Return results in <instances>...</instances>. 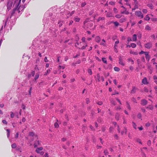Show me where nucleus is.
I'll return each mask as SVG.
<instances>
[{
    "label": "nucleus",
    "mask_w": 157,
    "mask_h": 157,
    "mask_svg": "<svg viewBox=\"0 0 157 157\" xmlns=\"http://www.w3.org/2000/svg\"><path fill=\"white\" fill-rule=\"evenodd\" d=\"M54 126L56 128H58L59 127V125L58 124L57 122H56L54 124Z\"/></svg>",
    "instance_id": "40"
},
{
    "label": "nucleus",
    "mask_w": 157,
    "mask_h": 157,
    "mask_svg": "<svg viewBox=\"0 0 157 157\" xmlns=\"http://www.w3.org/2000/svg\"><path fill=\"white\" fill-rule=\"evenodd\" d=\"M29 135L30 136H35L36 137H37V135H34V133L33 132H30L29 133Z\"/></svg>",
    "instance_id": "20"
},
{
    "label": "nucleus",
    "mask_w": 157,
    "mask_h": 157,
    "mask_svg": "<svg viewBox=\"0 0 157 157\" xmlns=\"http://www.w3.org/2000/svg\"><path fill=\"white\" fill-rule=\"evenodd\" d=\"M15 24V21H12L10 22V27H12L13 25H14Z\"/></svg>",
    "instance_id": "26"
},
{
    "label": "nucleus",
    "mask_w": 157,
    "mask_h": 157,
    "mask_svg": "<svg viewBox=\"0 0 157 157\" xmlns=\"http://www.w3.org/2000/svg\"><path fill=\"white\" fill-rule=\"evenodd\" d=\"M150 19V18L148 16V15H146V17L144 18V19L145 20L149 21Z\"/></svg>",
    "instance_id": "30"
},
{
    "label": "nucleus",
    "mask_w": 157,
    "mask_h": 157,
    "mask_svg": "<svg viewBox=\"0 0 157 157\" xmlns=\"http://www.w3.org/2000/svg\"><path fill=\"white\" fill-rule=\"evenodd\" d=\"M131 46L132 48H135L136 46V44L134 43H132L131 44Z\"/></svg>",
    "instance_id": "32"
},
{
    "label": "nucleus",
    "mask_w": 157,
    "mask_h": 157,
    "mask_svg": "<svg viewBox=\"0 0 157 157\" xmlns=\"http://www.w3.org/2000/svg\"><path fill=\"white\" fill-rule=\"evenodd\" d=\"M152 46V43L151 42L147 43L144 44V47L147 49H150Z\"/></svg>",
    "instance_id": "5"
},
{
    "label": "nucleus",
    "mask_w": 157,
    "mask_h": 157,
    "mask_svg": "<svg viewBox=\"0 0 157 157\" xmlns=\"http://www.w3.org/2000/svg\"><path fill=\"white\" fill-rule=\"evenodd\" d=\"M126 20V19L125 18H122L120 20V22H123L124 21Z\"/></svg>",
    "instance_id": "42"
},
{
    "label": "nucleus",
    "mask_w": 157,
    "mask_h": 157,
    "mask_svg": "<svg viewBox=\"0 0 157 157\" xmlns=\"http://www.w3.org/2000/svg\"><path fill=\"white\" fill-rule=\"evenodd\" d=\"M87 46V44L85 46H83L81 48V49L82 50H83L85 49L86 47Z\"/></svg>",
    "instance_id": "63"
},
{
    "label": "nucleus",
    "mask_w": 157,
    "mask_h": 157,
    "mask_svg": "<svg viewBox=\"0 0 157 157\" xmlns=\"http://www.w3.org/2000/svg\"><path fill=\"white\" fill-rule=\"evenodd\" d=\"M16 144L14 143L12 144L11 147L13 148H16Z\"/></svg>",
    "instance_id": "31"
},
{
    "label": "nucleus",
    "mask_w": 157,
    "mask_h": 157,
    "mask_svg": "<svg viewBox=\"0 0 157 157\" xmlns=\"http://www.w3.org/2000/svg\"><path fill=\"white\" fill-rule=\"evenodd\" d=\"M94 12V10H92L89 12V15H91L93 14Z\"/></svg>",
    "instance_id": "39"
},
{
    "label": "nucleus",
    "mask_w": 157,
    "mask_h": 157,
    "mask_svg": "<svg viewBox=\"0 0 157 157\" xmlns=\"http://www.w3.org/2000/svg\"><path fill=\"white\" fill-rule=\"evenodd\" d=\"M127 132V129L126 128H124V131H122L121 134L122 135L124 134V133L126 134Z\"/></svg>",
    "instance_id": "27"
},
{
    "label": "nucleus",
    "mask_w": 157,
    "mask_h": 157,
    "mask_svg": "<svg viewBox=\"0 0 157 157\" xmlns=\"http://www.w3.org/2000/svg\"><path fill=\"white\" fill-rule=\"evenodd\" d=\"M88 73L90 75H92V72L91 69H89L88 70Z\"/></svg>",
    "instance_id": "44"
},
{
    "label": "nucleus",
    "mask_w": 157,
    "mask_h": 157,
    "mask_svg": "<svg viewBox=\"0 0 157 157\" xmlns=\"http://www.w3.org/2000/svg\"><path fill=\"white\" fill-rule=\"evenodd\" d=\"M114 24L116 26H117L119 25V23L117 22H114Z\"/></svg>",
    "instance_id": "58"
},
{
    "label": "nucleus",
    "mask_w": 157,
    "mask_h": 157,
    "mask_svg": "<svg viewBox=\"0 0 157 157\" xmlns=\"http://www.w3.org/2000/svg\"><path fill=\"white\" fill-rule=\"evenodd\" d=\"M137 88H136L135 87H133L132 89V90L131 91V93L132 94L135 93L136 92Z\"/></svg>",
    "instance_id": "18"
},
{
    "label": "nucleus",
    "mask_w": 157,
    "mask_h": 157,
    "mask_svg": "<svg viewBox=\"0 0 157 157\" xmlns=\"http://www.w3.org/2000/svg\"><path fill=\"white\" fill-rule=\"evenodd\" d=\"M151 144V142L150 140H148L147 143V144L148 146H150Z\"/></svg>",
    "instance_id": "59"
},
{
    "label": "nucleus",
    "mask_w": 157,
    "mask_h": 157,
    "mask_svg": "<svg viewBox=\"0 0 157 157\" xmlns=\"http://www.w3.org/2000/svg\"><path fill=\"white\" fill-rule=\"evenodd\" d=\"M86 3L85 2H83L81 4V6H82V7H83L84 6L86 5Z\"/></svg>",
    "instance_id": "62"
},
{
    "label": "nucleus",
    "mask_w": 157,
    "mask_h": 157,
    "mask_svg": "<svg viewBox=\"0 0 157 157\" xmlns=\"http://www.w3.org/2000/svg\"><path fill=\"white\" fill-rule=\"evenodd\" d=\"M95 40L96 42L98 43L101 40V38L99 36H98L96 37Z\"/></svg>",
    "instance_id": "13"
},
{
    "label": "nucleus",
    "mask_w": 157,
    "mask_h": 157,
    "mask_svg": "<svg viewBox=\"0 0 157 157\" xmlns=\"http://www.w3.org/2000/svg\"><path fill=\"white\" fill-rule=\"evenodd\" d=\"M105 18L104 17H99L97 20V21L99 22L101 20H105Z\"/></svg>",
    "instance_id": "22"
},
{
    "label": "nucleus",
    "mask_w": 157,
    "mask_h": 157,
    "mask_svg": "<svg viewBox=\"0 0 157 157\" xmlns=\"http://www.w3.org/2000/svg\"><path fill=\"white\" fill-rule=\"evenodd\" d=\"M137 36L136 34H134L132 37V40L133 41H136V40Z\"/></svg>",
    "instance_id": "21"
},
{
    "label": "nucleus",
    "mask_w": 157,
    "mask_h": 157,
    "mask_svg": "<svg viewBox=\"0 0 157 157\" xmlns=\"http://www.w3.org/2000/svg\"><path fill=\"white\" fill-rule=\"evenodd\" d=\"M138 8V6L137 4H135L134 7L132 9V10L134 11L136 9H137Z\"/></svg>",
    "instance_id": "35"
},
{
    "label": "nucleus",
    "mask_w": 157,
    "mask_h": 157,
    "mask_svg": "<svg viewBox=\"0 0 157 157\" xmlns=\"http://www.w3.org/2000/svg\"><path fill=\"white\" fill-rule=\"evenodd\" d=\"M128 61L131 62L132 64L134 63V61L131 58H128Z\"/></svg>",
    "instance_id": "36"
},
{
    "label": "nucleus",
    "mask_w": 157,
    "mask_h": 157,
    "mask_svg": "<svg viewBox=\"0 0 157 157\" xmlns=\"http://www.w3.org/2000/svg\"><path fill=\"white\" fill-rule=\"evenodd\" d=\"M142 82L143 84L145 85L147 84L148 83L146 78L144 77V78L142 80Z\"/></svg>",
    "instance_id": "10"
},
{
    "label": "nucleus",
    "mask_w": 157,
    "mask_h": 157,
    "mask_svg": "<svg viewBox=\"0 0 157 157\" xmlns=\"http://www.w3.org/2000/svg\"><path fill=\"white\" fill-rule=\"evenodd\" d=\"M25 8V7L24 6H19L17 8V10L18 11V13H20V10L21 11H22Z\"/></svg>",
    "instance_id": "8"
},
{
    "label": "nucleus",
    "mask_w": 157,
    "mask_h": 157,
    "mask_svg": "<svg viewBox=\"0 0 157 157\" xmlns=\"http://www.w3.org/2000/svg\"><path fill=\"white\" fill-rule=\"evenodd\" d=\"M2 122L4 124H5L6 125H7V122L5 120H3L2 121Z\"/></svg>",
    "instance_id": "51"
},
{
    "label": "nucleus",
    "mask_w": 157,
    "mask_h": 157,
    "mask_svg": "<svg viewBox=\"0 0 157 157\" xmlns=\"http://www.w3.org/2000/svg\"><path fill=\"white\" fill-rule=\"evenodd\" d=\"M97 104L99 105H101L102 104L103 102L102 101H99L97 103Z\"/></svg>",
    "instance_id": "60"
},
{
    "label": "nucleus",
    "mask_w": 157,
    "mask_h": 157,
    "mask_svg": "<svg viewBox=\"0 0 157 157\" xmlns=\"http://www.w3.org/2000/svg\"><path fill=\"white\" fill-rule=\"evenodd\" d=\"M100 77L99 74H98L97 75L96 77V80H97L98 82L100 81Z\"/></svg>",
    "instance_id": "17"
},
{
    "label": "nucleus",
    "mask_w": 157,
    "mask_h": 157,
    "mask_svg": "<svg viewBox=\"0 0 157 157\" xmlns=\"http://www.w3.org/2000/svg\"><path fill=\"white\" fill-rule=\"evenodd\" d=\"M145 29L148 30H151V28L149 25H147L145 27Z\"/></svg>",
    "instance_id": "25"
},
{
    "label": "nucleus",
    "mask_w": 157,
    "mask_h": 157,
    "mask_svg": "<svg viewBox=\"0 0 157 157\" xmlns=\"http://www.w3.org/2000/svg\"><path fill=\"white\" fill-rule=\"evenodd\" d=\"M111 102L113 105H116L115 102L114 100H111Z\"/></svg>",
    "instance_id": "45"
},
{
    "label": "nucleus",
    "mask_w": 157,
    "mask_h": 157,
    "mask_svg": "<svg viewBox=\"0 0 157 157\" xmlns=\"http://www.w3.org/2000/svg\"><path fill=\"white\" fill-rule=\"evenodd\" d=\"M74 20L76 22H79L80 21V19L78 17V16H76L74 17Z\"/></svg>",
    "instance_id": "11"
},
{
    "label": "nucleus",
    "mask_w": 157,
    "mask_h": 157,
    "mask_svg": "<svg viewBox=\"0 0 157 157\" xmlns=\"http://www.w3.org/2000/svg\"><path fill=\"white\" fill-rule=\"evenodd\" d=\"M133 124V127L135 129H136V124L133 122H132Z\"/></svg>",
    "instance_id": "37"
},
{
    "label": "nucleus",
    "mask_w": 157,
    "mask_h": 157,
    "mask_svg": "<svg viewBox=\"0 0 157 157\" xmlns=\"http://www.w3.org/2000/svg\"><path fill=\"white\" fill-rule=\"evenodd\" d=\"M147 101L145 99H143L141 100V104L143 105H145L147 104Z\"/></svg>",
    "instance_id": "7"
},
{
    "label": "nucleus",
    "mask_w": 157,
    "mask_h": 157,
    "mask_svg": "<svg viewBox=\"0 0 157 157\" xmlns=\"http://www.w3.org/2000/svg\"><path fill=\"white\" fill-rule=\"evenodd\" d=\"M132 41V39L131 37H128L127 38V41L128 42V44L129 43V42Z\"/></svg>",
    "instance_id": "46"
},
{
    "label": "nucleus",
    "mask_w": 157,
    "mask_h": 157,
    "mask_svg": "<svg viewBox=\"0 0 157 157\" xmlns=\"http://www.w3.org/2000/svg\"><path fill=\"white\" fill-rule=\"evenodd\" d=\"M50 71H51V70L50 69H48L47 71H46V72L45 73V74H44V75H47L50 72Z\"/></svg>",
    "instance_id": "38"
},
{
    "label": "nucleus",
    "mask_w": 157,
    "mask_h": 157,
    "mask_svg": "<svg viewBox=\"0 0 157 157\" xmlns=\"http://www.w3.org/2000/svg\"><path fill=\"white\" fill-rule=\"evenodd\" d=\"M119 116H120L119 114L118 113H117L115 115V119L117 120L118 121L119 120Z\"/></svg>",
    "instance_id": "16"
},
{
    "label": "nucleus",
    "mask_w": 157,
    "mask_h": 157,
    "mask_svg": "<svg viewBox=\"0 0 157 157\" xmlns=\"http://www.w3.org/2000/svg\"><path fill=\"white\" fill-rule=\"evenodd\" d=\"M121 13L122 14H128L129 13L128 11H126V9L125 11L121 12Z\"/></svg>",
    "instance_id": "29"
},
{
    "label": "nucleus",
    "mask_w": 157,
    "mask_h": 157,
    "mask_svg": "<svg viewBox=\"0 0 157 157\" xmlns=\"http://www.w3.org/2000/svg\"><path fill=\"white\" fill-rule=\"evenodd\" d=\"M9 19V17H8L6 19V21L4 20L3 21V25L2 26V27L1 29L0 30V31H1L3 29V28H5L7 26V23L8 22V20Z\"/></svg>",
    "instance_id": "2"
},
{
    "label": "nucleus",
    "mask_w": 157,
    "mask_h": 157,
    "mask_svg": "<svg viewBox=\"0 0 157 157\" xmlns=\"http://www.w3.org/2000/svg\"><path fill=\"white\" fill-rule=\"evenodd\" d=\"M121 16L120 14H117L116 15V17L117 18H120L121 17Z\"/></svg>",
    "instance_id": "61"
},
{
    "label": "nucleus",
    "mask_w": 157,
    "mask_h": 157,
    "mask_svg": "<svg viewBox=\"0 0 157 157\" xmlns=\"http://www.w3.org/2000/svg\"><path fill=\"white\" fill-rule=\"evenodd\" d=\"M136 141L138 143H139L140 144H142V143L140 141V140L139 139H136Z\"/></svg>",
    "instance_id": "54"
},
{
    "label": "nucleus",
    "mask_w": 157,
    "mask_h": 157,
    "mask_svg": "<svg viewBox=\"0 0 157 157\" xmlns=\"http://www.w3.org/2000/svg\"><path fill=\"white\" fill-rule=\"evenodd\" d=\"M102 41L103 42H101L100 43V45H102L104 46H106V44H105V41L104 39H102Z\"/></svg>",
    "instance_id": "19"
},
{
    "label": "nucleus",
    "mask_w": 157,
    "mask_h": 157,
    "mask_svg": "<svg viewBox=\"0 0 157 157\" xmlns=\"http://www.w3.org/2000/svg\"><path fill=\"white\" fill-rule=\"evenodd\" d=\"M119 63L123 66H124V64L123 62V60L122 59V57L120 56L119 58Z\"/></svg>",
    "instance_id": "9"
},
{
    "label": "nucleus",
    "mask_w": 157,
    "mask_h": 157,
    "mask_svg": "<svg viewBox=\"0 0 157 157\" xmlns=\"http://www.w3.org/2000/svg\"><path fill=\"white\" fill-rule=\"evenodd\" d=\"M40 143L38 140H36L35 141L34 144V147L35 148L36 147L40 145Z\"/></svg>",
    "instance_id": "6"
},
{
    "label": "nucleus",
    "mask_w": 157,
    "mask_h": 157,
    "mask_svg": "<svg viewBox=\"0 0 157 157\" xmlns=\"http://www.w3.org/2000/svg\"><path fill=\"white\" fill-rule=\"evenodd\" d=\"M113 11H114V12L115 13H118V10H117V9L116 8H114L113 9Z\"/></svg>",
    "instance_id": "47"
},
{
    "label": "nucleus",
    "mask_w": 157,
    "mask_h": 157,
    "mask_svg": "<svg viewBox=\"0 0 157 157\" xmlns=\"http://www.w3.org/2000/svg\"><path fill=\"white\" fill-rule=\"evenodd\" d=\"M109 4L111 5H114L115 4V2H109Z\"/></svg>",
    "instance_id": "56"
},
{
    "label": "nucleus",
    "mask_w": 157,
    "mask_h": 157,
    "mask_svg": "<svg viewBox=\"0 0 157 157\" xmlns=\"http://www.w3.org/2000/svg\"><path fill=\"white\" fill-rule=\"evenodd\" d=\"M130 53L131 54H133L134 55H136L138 54V53L136 52H131V51L130 52Z\"/></svg>",
    "instance_id": "57"
},
{
    "label": "nucleus",
    "mask_w": 157,
    "mask_h": 157,
    "mask_svg": "<svg viewBox=\"0 0 157 157\" xmlns=\"http://www.w3.org/2000/svg\"><path fill=\"white\" fill-rule=\"evenodd\" d=\"M147 6L151 9H152L153 8V6L152 4L151 3L148 4L147 5Z\"/></svg>",
    "instance_id": "24"
},
{
    "label": "nucleus",
    "mask_w": 157,
    "mask_h": 157,
    "mask_svg": "<svg viewBox=\"0 0 157 157\" xmlns=\"http://www.w3.org/2000/svg\"><path fill=\"white\" fill-rule=\"evenodd\" d=\"M114 71H119L120 70V68L116 67H115L114 68Z\"/></svg>",
    "instance_id": "28"
},
{
    "label": "nucleus",
    "mask_w": 157,
    "mask_h": 157,
    "mask_svg": "<svg viewBox=\"0 0 157 157\" xmlns=\"http://www.w3.org/2000/svg\"><path fill=\"white\" fill-rule=\"evenodd\" d=\"M106 17H113L112 13L110 12H108L106 14Z\"/></svg>",
    "instance_id": "14"
},
{
    "label": "nucleus",
    "mask_w": 157,
    "mask_h": 157,
    "mask_svg": "<svg viewBox=\"0 0 157 157\" xmlns=\"http://www.w3.org/2000/svg\"><path fill=\"white\" fill-rule=\"evenodd\" d=\"M44 61L45 62H47L48 61V60L47 59V58L46 57H45L44 58Z\"/></svg>",
    "instance_id": "64"
},
{
    "label": "nucleus",
    "mask_w": 157,
    "mask_h": 157,
    "mask_svg": "<svg viewBox=\"0 0 157 157\" xmlns=\"http://www.w3.org/2000/svg\"><path fill=\"white\" fill-rule=\"evenodd\" d=\"M147 9H144L142 10V12L145 13H146L147 12Z\"/></svg>",
    "instance_id": "50"
},
{
    "label": "nucleus",
    "mask_w": 157,
    "mask_h": 157,
    "mask_svg": "<svg viewBox=\"0 0 157 157\" xmlns=\"http://www.w3.org/2000/svg\"><path fill=\"white\" fill-rule=\"evenodd\" d=\"M39 74H36L35 76V78H34V79L35 80H36V79H37L39 77Z\"/></svg>",
    "instance_id": "33"
},
{
    "label": "nucleus",
    "mask_w": 157,
    "mask_h": 157,
    "mask_svg": "<svg viewBox=\"0 0 157 157\" xmlns=\"http://www.w3.org/2000/svg\"><path fill=\"white\" fill-rule=\"evenodd\" d=\"M144 91L145 92H148V90L147 88L145 87L144 88Z\"/></svg>",
    "instance_id": "55"
},
{
    "label": "nucleus",
    "mask_w": 157,
    "mask_h": 157,
    "mask_svg": "<svg viewBox=\"0 0 157 157\" xmlns=\"http://www.w3.org/2000/svg\"><path fill=\"white\" fill-rule=\"evenodd\" d=\"M21 0H7L6 6L7 10H10L11 8L12 5L15 6H18Z\"/></svg>",
    "instance_id": "1"
},
{
    "label": "nucleus",
    "mask_w": 157,
    "mask_h": 157,
    "mask_svg": "<svg viewBox=\"0 0 157 157\" xmlns=\"http://www.w3.org/2000/svg\"><path fill=\"white\" fill-rule=\"evenodd\" d=\"M86 128V126L83 125V127L82 128V130L83 132H85Z\"/></svg>",
    "instance_id": "43"
},
{
    "label": "nucleus",
    "mask_w": 157,
    "mask_h": 157,
    "mask_svg": "<svg viewBox=\"0 0 157 157\" xmlns=\"http://www.w3.org/2000/svg\"><path fill=\"white\" fill-rule=\"evenodd\" d=\"M104 152L105 155H107L108 154V151L107 150H105Z\"/></svg>",
    "instance_id": "49"
},
{
    "label": "nucleus",
    "mask_w": 157,
    "mask_h": 157,
    "mask_svg": "<svg viewBox=\"0 0 157 157\" xmlns=\"http://www.w3.org/2000/svg\"><path fill=\"white\" fill-rule=\"evenodd\" d=\"M86 103L87 104H88V103H89L90 102V100H89V98H86Z\"/></svg>",
    "instance_id": "48"
},
{
    "label": "nucleus",
    "mask_w": 157,
    "mask_h": 157,
    "mask_svg": "<svg viewBox=\"0 0 157 157\" xmlns=\"http://www.w3.org/2000/svg\"><path fill=\"white\" fill-rule=\"evenodd\" d=\"M132 100L134 102L137 103L136 99L134 98H132Z\"/></svg>",
    "instance_id": "53"
},
{
    "label": "nucleus",
    "mask_w": 157,
    "mask_h": 157,
    "mask_svg": "<svg viewBox=\"0 0 157 157\" xmlns=\"http://www.w3.org/2000/svg\"><path fill=\"white\" fill-rule=\"evenodd\" d=\"M145 55L146 59L148 61H149L150 59V56H149L148 54V52H146Z\"/></svg>",
    "instance_id": "12"
},
{
    "label": "nucleus",
    "mask_w": 157,
    "mask_h": 157,
    "mask_svg": "<svg viewBox=\"0 0 157 157\" xmlns=\"http://www.w3.org/2000/svg\"><path fill=\"white\" fill-rule=\"evenodd\" d=\"M93 25V24L92 23H88V24L87 27L88 28H89L90 27H91Z\"/></svg>",
    "instance_id": "41"
},
{
    "label": "nucleus",
    "mask_w": 157,
    "mask_h": 157,
    "mask_svg": "<svg viewBox=\"0 0 157 157\" xmlns=\"http://www.w3.org/2000/svg\"><path fill=\"white\" fill-rule=\"evenodd\" d=\"M137 117L138 118L140 119L141 118V115L140 113L138 114L137 115Z\"/></svg>",
    "instance_id": "52"
},
{
    "label": "nucleus",
    "mask_w": 157,
    "mask_h": 157,
    "mask_svg": "<svg viewBox=\"0 0 157 157\" xmlns=\"http://www.w3.org/2000/svg\"><path fill=\"white\" fill-rule=\"evenodd\" d=\"M89 18L87 19L84 22V26L83 27L85 28L86 27V24L89 21Z\"/></svg>",
    "instance_id": "23"
},
{
    "label": "nucleus",
    "mask_w": 157,
    "mask_h": 157,
    "mask_svg": "<svg viewBox=\"0 0 157 157\" xmlns=\"http://www.w3.org/2000/svg\"><path fill=\"white\" fill-rule=\"evenodd\" d=\"M135 14L139 17H140L141 18L143 17V15L142 14V13L140 11H136L135 12Z\"/></svg>",
    "instance_id": "4"
},
{
    "label": "nucleus",
    "mask_w": 157,
    "mask_h": 157,
    "mask_svg": "<svg viewBox=\"0 0 157 157\" xmlns=\"http://www.w3.org/2000/svg\"><path fill=\"white\" fill-rule=\"evenodd\" d=\"M42 147H40L37 148L36 151L38 153H40V151H41L43 150Z\"/></svg>",
    "instance_id": "15"
},
{
    "label": "nucleus",
    "mask_w": 157,
    "mask_h": 157,
    "mask_svg": "<svg viewBox=\"0 0 157 157\" xmlns=\"http://www.w3.org/2000/svg\"><path fill=\"white\" fill-rule=\"evenodd\" d=\"M102 61L105 63H107V61L106 60V58H102Z\"/></svg>",
    "instance_id": "34"
},
{
    "label": "nucleus",
    "mask_w": 157,
    "mask_h": 157,
    "mask_svg": "<svg viewBox=\"0 0 157 157\" xmlns=\"http://www.w3.org/2000/svg\"><path fill=\"white\" fill-rule=\"evenodd\" d=\"M18 7V6H15V8L13 9L11 13V15L9 17V18H11L12 16H13L15 13V11L17 10V8Z\"/></svg>",
    "instance_id": "3"
}]
</instances>
